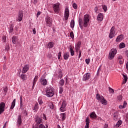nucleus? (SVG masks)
<instances>
[{"mask_svg":"<svg viewBox=\"0 0 128 128\" xmlns=\"http://www.w3.org/2000/svg\"><path fill=\"white\" fill-rule=\"evenodd\" d=\"M54 94V87L50 86V87L46 88V96L48 98H52Z\"/></svg>","mask_w":128,"mask_h":128,"instance_id":"nucleus-1","label":"nucleus"},{"mask_svg":"<svg viewBox=\"0 0 128 128\" xmlns=\"http://www.w3.org/2000/svg\"><path fill=\"white\" fill-rule=\"evenodd\" d=\"M116 48H113L110 50V52L109 53L108 58L110 60H114V56L116 54Z\"/></svg>","mask_w":128,"mask_h":128,"instance_id":"nucleus-2","label":"nucleus"},{"mask_svg":"<svg viewBox=\"0 0 128 128\" xmlns=\"http://www.w3.org/2000/svg\"><path fill=\"white\" fill-rule=\"evenodd\" d=\"M90 15L86 14L84 16V18L83 20L84 22V28H88V22H90Z\"/></svg>","mask_w":128,"mask_h":128,"instance_id":"nucleus-3","label":"nucleus"},{"mask_svg":"<svg viewBox=\"0 0 128 128\" xmlns=\"http://www.w3.org/2000/svg\"><path fill=\"white\" fill-rule=\"evenodd\" d=\"M53 10L56 14L60 12V3L53 4Z\"/></svg>","mask_w":128,"mask_h":128,"instance_id":"nucleus-4","label":"nucleus"},{"mask_svg":"<svg viewBox=\"0 0 128 128\" xmlns=\"http://www.w3.org/2000/svg\"><path fill=\"white\" fill-rule=\"evenodd\" d=\"M23 18H24V12H22V11L20 10L18 12V17L16 18V21L22 22V20Z\"/></svg>","mask_w":128,"mask_h":128,"instance_id":"nucleus-5","label":"nucleus"},{"mask_svg":"<svg viewBox=\"0 0 128 128\" xmlns=\"http://www.w3.org/2000/svg\"><path fill=\"white\" fill-rule=\"evenodd\" d=\"M52 19L50 16L46 17V22L47 26H49V28L52 26Z\"/></svg>","mask_w":128,"mask_h":128,"instance_id":"nucleus-6","label":"nucleus"},{"mask_svg":"<svg viewBox=\"0 0 128 128\" xmlns=\"http://www.w3.org/2000/svg\"><path fill=\"white\" fill-rule=\"evenodd\" d=\"M68 16H70V10H68V8H66L64 14V20H68Z\"/></svg>","mask_w":128,"mask_h":128,"instance_id":"nucleus-7","label":"nucleus"},{"mask_svg":"<svg viewBox=\"0 0 128 128\" xmlns=\"http://www.w3.org/2000/svg\"><path fill=\"white\" fill-rule=\"evenodd\" d=\"M6 108V103L2 102L0 103V114H3L4 112V108Z\"/></svg>","mask_w":128,"mask_h":128,"instance_id":"nucleus-8","label":"nucleus"},{"mask_svg":"<svg viewBox=\"0 0 128 128\" xmlns=\"http://www.w3.org/2000/svg\"><path fill=\"white\" fill-rule=\"evenodd\" d=\"M114 34H116V31L114 30V26H112L111 28V30H110V33L109 34V38H114Z\"/></svg>","mask_w":128,"mask_h":128,"instance_id":"nucleus-9","label":"nucleus"},{"mask_svg":"<svg viewBox=\"0 0 128 128\" xmlns=\"http://www.w3.org/2000/svg\"><path fill=\"white\" fill-rule=\"evenodd\" d=\"M90 74L88 72L83 76L82 80L86 82V80H90Z\"/></svg>","mask_w":128,"mask_h":128,"instance_id":"nucleus-10","label":"nucleus"},{"mask_svg":"<svg viewBox=\"0 0 128 128\" xmlns=\"http://www.w3.org/2000/svg\"><path fill=\"white\" fill-rule=\"evenodd\" d=\"M66 101H63L62 102V105L60 108V110L61 112H64L66 110Z\"/></svg>","mask_w":128,"mask_h":128,"instance_id":"nucleus-11","label":"nucleus"},{"mask_svg":"<svg viewBox=\"0 0 128 128\" xmlns=\"http://www.w3.org/2000/svg\"><path fill=\"white\" fill-rule=\"evenodd\" d=\"M42 119L39 118L38 116H36V118H35V122L36 124H42Z\"/></svg>","mask_w":128,"mask_h":128,"instance_id":"nucleus-12","label":"nucleus"},{"mask_svg":"<svg viewBox=\"0 0 128 128\" xmlns=\"http://www.w3.org/2000/svg\"><path fill=\"white\" fill-rule=\"evenodd\" d=\"M29 68H30V66L28 64L26 65L23 68L22 72H23V74H26V72L28 70Z\"/></svg>","mask_w":128,"mask_h":128,"instance_id":"nucleus-13","label":"nucleus"},{"mask_svg":"<svg viewBox=\"0 0 128 128\" xmlns=\"http://www.w3.org/2000/svg\"><path fill=\"white\" fill-rule=\"evenodd\" d=\"M78 22L80 28H81V30H82L84 28V21H82V19L81 18H79Z\"/></svg>","mask_w":128,"mask_h":128,"instance_id":"nucleus-14","label":"nucleus"},{"mask_svg":"<svg viewBox=\"0 0 128 128\" xmlns=\"http://www.w3.org/2000/svg\"><path fill=\"white\" fill-rule=\"evenodd\" d=\"M40 82L42 86H46V84H48V80H46V79L42 78L40 80Z\"/></svg>","mask_w":128,"mask_h":128,"instance_id":"nucleus-15","label":"nucleus"},{"mask_svg":"<svg viewBox=\"0 0 128 128\" xmlns=\"http://www.w3.org/2000/svg\"><path fill=\"white\" fill-rule=\"evenodd\" d=\"M98 20L99 22H102V20H104V16L102 13H100L98 14Z\"/></svg>","mask_w":128,"mask_h":128,"instance_id":"nucleus-16","label":"nucleus"},{"mask_svg":"<svg viewBox=\"0 0 128 128\" xmlns=\"http://www.w3.org/2000/svg\"><path fill=\"white\" fill-rule=\"evenodd\" d=\"M17 122L19 126H22V115L20 114L19 116H18Z\"/></svg>","mask_w":128,"mask_h":128,"instance_id":"nucleus-17","label":"nucleus"},{"mask_svg":"<svg viewBox=\"0 0 128 128\" xmlns=\"http://www.w3.org/2000/svg\"><path fill=\"white\" fill-rule=\"evenodd\" d=\"M124 38V35L123 34H120L118 36L116 39V42H122V40Z\"/></svg>","mask_w":128,"mask_h":128,"instance_id":"nucleus-18","label":"nucleus"},{"mask_svg":"<svg viewBox=\"0 0 128 128\" xmlns=\"http://www.w3.org/2000/svg\"><path fill=\"white\" fill-rule=\"evenodd\" d=\"M12 40V44H16V42H18V36H14Z\"/></svg>","mask_w":128,"mask_h":128,"instance_id":"nucleus-19","label":"nucleus"},{"mask_svg":"<svg viewBox=\"0 0 128 128\" xmlns=\"http://www.w3.org/2000/svg\"><path fill=\"white\" fill-rule=\"evenodd\" d=\"M114 120H117L118 118V112H116L113 114Z\"/></svg>","mask_w":128,"mask_h":128,"instance_id":"nucleus-20","label":"nucleus"},{"mask_svg":"<svg viewBox=\"0 0 128 128\" xmlns=\"http://www.w3.org/2000/svg\"><path fill=\"white\" fill-rule=\"evenodd\" d=\"M90 118H94V119L96 118L97 116H96V114L95 112H91V114H90Z\"/></svg>","mask_w":128,"mask_h":128,"instance_id":"nucleus-21","label":"nucleus"},{"mask_svg":"<svg viewBox=\"0 0 128 128\" xmlns=\"http://www.w3.org/2000/svg\"><path fill=\"white\" fill-rule=\"evenodd\" d=\"M100 102L102 104H104V106H106L108 104V101L104 98L102 100H101Z\"/></svg>","mask_w":128,"mask_h":128,"instance_id":"nucleus-22","label":"nucleus"},{"mask_svg":"<svg viewBox=\"0 0 128 128\" xmlns=\"http://www.w3.org/2000/svg\"><path fill=\"white\" fill-rule=\"evenodd\" d=\"M69 57H70V55L68 52H66V53H64V60H68Z\"/></svg>","mask_w":128,"mask_h":128,"instance_id":"nucleus-23","label":"nucleus"},{"mask_svg":"<svg viewBox=\"0 0 128 128\" xmlns=\"http://www.w3.org/2000/svg\"><path fill=\"white\" fill-rule=\"evenodd\" d=\"M16 99H14L12 103L11 106L10 107V110H14V108L16 106Z\"/></svg>","mask_w":128,"mask_h":128,"instance_id":"nucleus-24","label":"nucleus"},{"mask_svg":"<svg viewBox=\"0 0 128 128\" xmlns=\"http://www.w3.org/2000/svg\"><path fill=\"white\" fill-rule=\"evenodd\" d=\"M123 78H124V80L122 82V84H126V82H128V76L124 75V74H122Z\"/></svg>","mask_w":128,"mask_h":128,"instance_id":"nucleus-25","label":"nucleus"},{"mask_svg":"<svg viewBox=\"0 0 128 128\" xmlns=\"http://www.w3.org/2000/svg\"><path fill=\"white\" fill-rule=\"evenodd\" d=\"M96 99L99 100V102H100L101 100L104 99L103 96H100V95L98 94H96Z\"/></svg>","mask_w":128,"mask_h":128,"instance_id":"nucleus-26","label":"nucleus"},{"mask_svg":"<svg viewBox=\"0 0 128 128\" xmlns=\"http://www.w3.org/2000/svg\"><path fill=\"white\" fill-rule=\"evenodd\" d=\"M70 52L71 56H74V49L72 48V46H70Z\"/></svg>","mask_w":128,"mask_h":128,"instance_id":"nucleus-27","label":"nucleus"},{"mask_svg":"<svg viewBox=\"0 0 128 128\" xmlns=\"http://www.w3.org/2000/svg\"><path fill=\"white\" fill-rule=\"evenodd\" d=\"M122 124V120H119L115 125L116 128H119L120 126Z\"/></svg>","mask_w":128,"mask_h":128,"instance_id":"nucleus-28","label":"nucleus"},{"mask_svg":"<svg viewBox=\"0 0 128 128\" xmlns=\"http://www.w3.org/2000/svg\"><path fill=\"white\" fill-rule=\"evenodd\" d=\"M66 113H62L60 114V116H62V122H64V120H66Z\"/></svg>","mask_w":128,"mask_h":128,"instance_id":"nucleus-29","label":"nucleus"},{"mask_svg":"<svg viewBox=\"0 0 128 128\" xmlns=\"http://www.w3.org/2000/svg\"><path fill=\"white\" fill-rule=\"evenodd\" d=\"M38 80V77H36V76H35V78H34V80L33 82V86H32V88H34V84H36V82Z\"/></svg>","mask_w":128,"mask_h":128,"instance_id":"nucleus-30","label":"nucleus"},{"mask_svg":"<svg viewBox=\"0 0 128 128\" xmlns=\"http://www.w3.org/2000/svg\"><path fill=\"white\" fill-rule=\"evenodd\" d=\"M53 44H54V43L52 42H50L48 44V48H52L54 46Z\"/></svg>","mask_w":128,"mask_h":128,"instance_id":"nucleus-31","label":"nucleus"},{"mask_svg":"<svg viewBox=\"0 0 128 128\" xmlns=\"http://www.w3.org/2000/svg\"><path fill=\"white\" fill-rule=\"evenodd\" d=\"M70 28H74V20H71Z\"/></svg>","mask_w":128,"mask_h":128,"instance_id":"nucleus-32","label":"nucleus"},{"mask_svg":"<svg viewBox=\"0 0 128 128\" xmlns=\"http://www.w3.org/2000/svg\"><path fill=\"white\" fill-rule=\"evenodd\" d=\"M60 86H62L64 84V79H62L60 81Z\"/></svg>","mask_w":128,"mask_h":128,"instance_id":"nucleus-33","label":"nucleus"},{"mask_svg":"<svg viewBox=\"0 0 128 128\" xmlns=\"http://www.w3.org/2000/svg\"><path fill=\"white\" fill-rule=\"evenodd\" d=\"M126 47V44L124 42H121L120 44V48H124Z\"/></svg>","mask_w":128,"mask_h":128,"instance_id":"nucleus-34","label":"nucleus"},{"mask_svg":"<svg viewBox=\"0 0 128 128\" xmlns=\"http://www.w3.org/2000/svg\"><path fill=\"white\" fill-rule=\"evenodd\" d=\"M14 32V25L11 24L9 32Z\"/></svg>","mask_w":128,"mask_h":128,"instance_id":"nucleus-35","label":"nucleus"},{"mask_svg":"<svg viewBox=\"0 0 128 128\" xmlns=\"http://www.w3.org/2000/svg\"><path fill=\"white\" fill-rule=\"evenodd\" d=\"M22 97L21 96H20V108H22Z\"/></svg>","mask_w":128,"mask_h":128,"instance_id":"nucleus-36","label":"nucleus"},{"mask_svg":"<svg viewBox=\"0 0 128 128\" xmlns=\"http://www.w3.org/2000/svg\"><path fill=\"white\" fill-rule=\"evenodd\" d=\"M81 44L80 42L79 44H78L77 45V47L76 48V52H78V50H80V46Z\"/></svg>","mask_w":128,"mask_h":128,"instance_id":"nucleus-37","label":"nucleus"},{"mask_svg":"<svg viewBox=\"0 0 128 128\" xmlns=\"http://www.w3.org/2000/svg\"><path fill=\"white\" fill-rule=\"evenodd\" d=\"M63 92H64V88H62V86H60L59 94H62Z\"/></svg>","mask_w":128,"mask_h":128,"instance_id":"nucleus-38","label":"nucleus"},{"mask_svg":"<svg viewBox=\"0 0 128 128\" xmlns=\"http://www.w3.org/2000/svg\"><path fill=\"white\" fill-rule=\"evenodd\" d=\"M102 8L104 10V12H106L108 10V7L106 5H102Z\"/></svg>","mask_w":128,"mask_h":128,"instance_id":"nucleus-39","label":"nucleus"},{"mask_svg":"<svg viewBox=\"0 0 128 128\" xmlns=\"http://www.w3.org/2000/svg\"><path fill=\"white\" fill-rule=\"evenodd\" d=\"M54 104L52 102H51L50 104V108H51V110H54Z\"/></svg>","mask_w":128,"mask_h":128,"instance_id":"nucleus-40","label":"nucleus"},{"mask_svg":"<svg viewBox=\"0 0 128 128\" xmlns=\"http://www.w3.org/2000/svg\"><path fill=\"white\" fill-rule=\"evenodd\" d=\"M86 124L90 125V118H88V117L86 118Z\"/></svg>","mask_w":128,"mask_h":128,"instance_id":"nucleus-41","label":"nucleus"},{"mask_svg":"<svg viewBox=\"0 0 128 128\" xmlns=\"http://www.w3.org/2000/svg\"><path fill=\"white\" fill-rule=\"evenodd\" d=\"M108 88L110 92V94H114V89H112L110 87H109Z\"/></svg>","mask_w":128,"mask_h":128,"instance_id":"nucleus-42","label":"nucleus"},{"mask_svg":"<svg viewBox=\"0 0 128 128\" xmlns=\"http://www.w3.org/2000/svg\"><path fill=\"white\" fill-rule=\"evenodd\" d=\"M20 78L23 80H26V75L22 74L20 76Z\"/></svg>","mask_w":128,"mask_h":128,"instance_id":"nucleus-43","label":"nucleus"},{"mask_svg":"<svg viewBox=\"0 0 128 128\" xmlns=\"http://www.w3.org/2000/svg\"><path fill=\"white\" fill-rule=\"evenodd\" d=\"M72 6L74 10H76V8H78V5L76 3L73 4Z\"/></svg>","mask_w":128,"mask_h":128,"instance_id":"nucleus-44","label":"nucleus"},{"mask_svg":"<svg viewBox=\"0 0 128 128\" xmlns=\"http://www.w3.org/2000/svg\"><path fill=\"white\" fill-rule=\"evenodd\" d=\"M70 36L71 38H74V32H70Z\"/></svg>","mask_w":128,"mask_h":128,"instance_id":"nucleus-45","label":"nucleus"},{"mask_svg":"<svg viewBox=\"0 0 128 128\" xmlns=\"http://www.w3.org/2000/svg\"><path fill=\"white\" fill-rule=\"evenodd\" d=\"M118 100H122V96L120 95L118 96Z\"/></svg>","mask_w":128,"mask_h":128,"instance_id":"nucleus-46","label":"nucleus"},{"mask_svg":"<svg viewBox=\"0 0 128 128\" xmlns=\"http://www.w3.org/2000/svg\"><path fill=\"white\" fill-rule=\"evenodd\" d=\"M52 54L48 53V54L47 58H52Z\"/></svg>","mask_w":128,"mask_h":128,"instance_id":"nucleus-47","label":"nucleus"},{"mask_svg":"<svg viewBox=\"0 0 128 128\" xmlns=\"http://www.w3.org/2000/svg\"><path fill=\"white\" fill-rule=\"evenodd\" d=\"M39 128H46V126H44V125L43 124H41L39 126Z\"/></svg>","mask_w":128,"mask_h":128,"instance_id":"nucleus-48","label":"nucleus"},{"mask_svg":"<svg viewBox=\"0 0 128 128\" xmlns=\"http://www.w3.org/2000/svg\"><path fill=\"white\" fill-rule=\"evenodd\" d=\"M90 62V59H86V62L87 64H89Z\"/></svg>","mask_w":128,"mask_h":128,"instance_id":"nucleus-49","label":"nucleus"},{"mask_svg":"<svg viewBox=\"0 0 128 128\" xmlns=\"http://www.w3.org/2000/svg\"><path fill=\"white\" fill-rule=\"evenodd\" d=\"M60 56H62V52H59L58 54V60H60Z\"/></svg>","mask_w":128,"mask_h":128,"instance_id":"nucleus-50","label":"nucleus"},{"mask_svg":"<svg viewBox=\"0 0 128 128\" xmlns=\"http://www.w3.org/2000/svg\"><path fill=\"white\" fill-rule=\"evenodd\" d=\"M38 125V124H36L34 126H32V128H40V126Z\"/></svg>","mask_w":128,"mask_h":128,"instance_id":"nucleus-51","label":"nucleus"},{"mask_svg":"<svg viewBox=\"0 0 128 128\" xmlns=\"http://www.w3.org/2000/svg\"><path fill=\"white\" fill-rule=\"evenodd\" d=\"M2 40H3L4 42H6V36H3Z\"/></svg>","mask_w":128,"mask_h":128,"instance_id":"nucleus-52","label":"nucleus"},{"mask_svg":"<svg viewBox=\"0 0 128 128\" xmlns=\"http://www.w3.org/2000/svg\"><path fill=\"white\" fill-rule=\"evenodd\" d=\"M37 110L38 108V104L37 102L35 104L34 106Z\"/></svg>","mask_w":128,"mask_h":128,"instance_id":"nucleus-53","label":"nucleus"},{"mask_svg":"<svg viewBox=\"0 0 128 128\" xmlns=\"http://www.w3.org/2000/svg\"><path fill=\"white\" fill-rule=\"evenodd\" d=\"M8 50H10V46H6V50H7V52H8Z\"/></svg>","mask_w":128,"mask_h":128,"instance_id":"nucleus-54","label":"nucleus"},{"mask_svg":"<svg viewBox=\"0 0 128 128\" xmlns=\"http://www.w3.org/2000/svg\"><path fill=\"white\" fill-rule=\"evenodd\" d=\"M126 108L124 105H123V106L120 105V106H119V108Z\"/></svg>","mask_w":128,"mask_h":128,"instance_id":"nucleus-55","label":"nucleus"},{"mask_svg":"<svg viewBox=\"0 0 128 128\" xmlns=\"http://www.w3.org/2000/svg\"><path fill=\"white\" fill-rule=\"evenodd\" d=\"M4 92H8V87L4 88Z\"/></svg>","mask_w":128,"mask_h":128,"instance_id":"nucleus-56","label":"nucleus"},{"mask_svg":"<svg viewBox=\"0 0 128 128\" xmlns=\"http://www.w3.org/2000/svg\"><path fill=\"white\" fill-rule=\"evenodd\" d=\"M32 32H33L34 34H36V28H34L32 30Z\"/></svg>","mask_w":128,"mask_h":128,"instance_id":"nucleus-57","label":"nucleus"},{"mask_svg":"<svg viewBox=\"0 0 128 128\" xmlns=\"http://www.w3.org/2000/svg\"><path fill=\"white\" fill-rule=\"evenodd\" d=\"M24 114H26V116H28V112H26V110H24Z\"/></svg>","mask_w":128,"mask_h":128,"instance_id":"nucleus-58","label":"nucleus"},{"mask_svg":"<svg viewBox=\"0 0 128 128\" xmlns=\"http://www.w3.org/2000/svg\"><path fill=\"white\" fill-rule=\"evenodd\" d=\"M58 78H62V74H60L58 76Z\"/></svg>","mask_w":128,"mask_h":128,"instance_id":"nucleus-59","label":"nucleus"},{"mask_svg":"<svg viewBox=\"0 0 128 128\" xmlns=\"http://www.w3.org/2000/svg\"><path fill=\"white\" fill-rule=\"evenodd\" d=\"M98 10V6L95 7V8L94 9L95 12H97Z\"/></svg>","mask_w":128,"mask_h":128,"instance_id":"nucleus-60","label":"nucleus"},{"mask_svg":"<svg viewBox=\"0 0 128 128\" xmlns=\"http://www.w3.org/2000/svg\"><path fill=\"white\" fill-rule=\"evenodd\" d=\"M6 124H8V122H6V123L4 124V126L2 128H6Z\"/></svg>","mask_w":128,"mask_h":128,"instance_id":"nucleus-61","label":"nucleus"},{"mask_svg":"<svg viewBox=\"0 0 128 128\" xmlns=\"http://www.w3.org/2000/svg\"><path fill=\"white\" fill-rule=\"evenodd\" d=\"M126 104H128V103H126V102L124 101L123 106H126Z\"/></svg>","mask_w":128,"mask_h":128,"instance_id":"nucleus-62","label":"nucleus"},{"mask_svg":"<svg viewBox=\"0 0 128 128\" xmlns=\"http://www.w3.org/2000/svg\"><path fill=\"white\" fill-rule=\"evenodd\" d=\"M90 128V125L86 124V125L85 126L84 128Z\"/></svg>","mask_w":128,"mask_h":128,"instance_id":"nucleus-63","label":"nucleus"},{"mask_svg":"<svg viewBox=\"0 0 128 128\" xmlns=\"http://www.w3.org/2000/svg\"><path fill=\"white\" fill-rule=\"evenodd\" d=\"M38 102H39V104H42V100H40Z\"/></svg>","mask_w":128,"mask_h":128,"instance_id":"nucleus-64","label":"nucleus"}]
</instances>
